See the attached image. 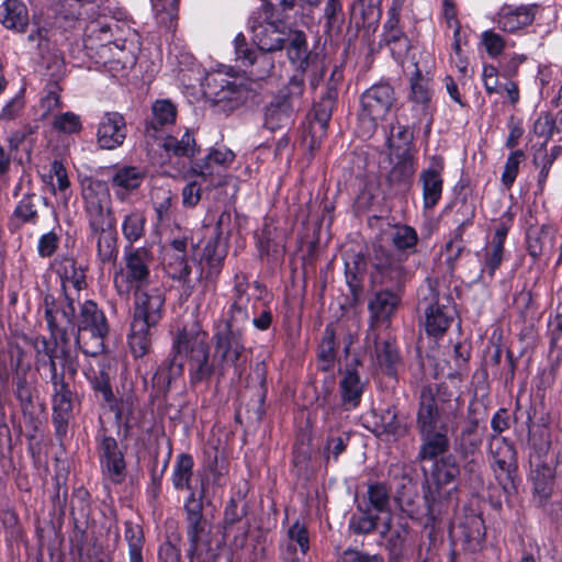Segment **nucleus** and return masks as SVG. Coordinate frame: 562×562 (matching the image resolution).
<instances>
[{"mask_svg": "<svg viewBox=\"0 0 562 562\" xmlns=\"http://www.w3.org/2000/svg\"><path fill=\"white\" fill-rule=\"evenodd\" d=\"M215 352L217 361V375L224 376L228 369L239 379L246 361L243 333L229 328V325H217L214 334Z\"/></svg>", "mask_w": 562, "mask_h": 562, "instance_id": "9d476101", "label": "nucleus"}, {"mask_svg": "<svg viewBox=\"0 0 562 562\" xmlns=\"http://www.w3.org/2000/svg\"><path fill=\"white\" fill-rule=\"evenodd\" d=\"M53 338L54 347H46V353L49 358L50 374L57 372V364L59 363L67 373L75 375L79 368L78 349H80L77 337L71 341L68 334L63 333L60 335H53Z\"/></svg>", "mask_w": 562, "mask_h": 562, "instance_id": "a211bd4d", "label": "nucleus"}, {"mask_svg": "<svg viewBox=\"0 0 562 562\" xmlns=\"http://www.w3.org/2000/svg\"><path fill=\"white\" fill-rule=\"evenodd\" d=\"M162 146L167 151L181 157H192L196 150L195 140L189 131L182 135L180 140L175 137H167Z\"/></svg>", "mask_w": 562, "mask_h": 562, "instance_id": "49530a36", "label": "nucleus"}, {"mask_svg": "<svg viewBox=\"0 0 562 562\" xmlns=\"http://www.w3.org/2000/svg\"><path fill=\"white\" fill-rule=\"evenodd\" d=\"M380 535L385 540L386 548L396 554L404 549L409 531L406 524L389 517L380 527Z\"/></svg>", "mask_w": 562, "mask_h": 562, "instance_id": "72a5a7b5", "label": "nucleus"}, {"mask_svg": "<svg viewBox=\"0 0 562 562\" xmlns=\"http://www.w3.org/2000/svg\"><path fill=\"white\" fill-rule=\"evenodd\" d=\"M538 9V4H505L497 12L495 22L503 32L514 34L533 23Z\"/></svg>", "mask_w": 562, "mask_h": 562, "instance_id": "aec40b11", "label": "nucleus"}, {"mask_svg": "<svg viewBox=\"0 0 562 562\" xmlns=\"http://www.w3.org/2000/svg\"><path fill=\"white\" fill-rule=\"evenodd\" d=\"M349 527L356 533H369L378 527L376 517L367 508L361 514L352 516Z\"/></svg>", "mask_w": 562, "mask_h": 562, "instance_id": "e2e57ef3", "label": "nucleus"}, {"mask_svg": "<svg viewBox=\"0 0 562 562\" xmlns=\"http://www.w3.org/2000/svg\"><path fill=\"white\" fill-rule=\"evenodd\" d=\"M248 283L245 281H237L234 288V301L229 307V316L227 319L221 322L218 325H229L232 329H239L244 331L245 326L250 318V308L254 304L247 294Z\"/></svg>", "mask_w": 562, "mask_h": 562, "instance_id": "a878e982", "label": "nucleus"}, {"mask_svg": "<svg viewBox=\"0 0 562 562\" xmlns=\"http://www.w3.org/2000/svg\"><path fill=\"white\" fill-rule=\"evenodd\" d=\"M193 465V458L190 454L182 453L178 456L172 471V483L177 490H187L190 494L192 491L200 492L191 485Z\"/></svg>", "mask_w": 562, "mask_h": 562, "instance_id": "4c0bfd02", "label": "nucleus"}, {"mask_svg": "<svg viewBox=\"0 0 562 562\" xmlns=\"http://www.w3.org/2000/svg\"><path fill=\"white\" fill-rule=\"evenodd\" d=\"M372 337L374 344V357L376 363L387 373L392 374L395 372L396 364L398 363L400 357L396 346L389 341H380L375 334H368V339Z\"/></svg>", "mask_w": 562, "mask_h": 562, "instance_id": "c9c22d12", "label": "nucleus"}, {"mask_svg": "<svg viewBox=\"0 0 562 562\" xmlns=\"http://www.w3.org/2000/svg\"><path fill=\"white\" fill-rule=\"evenodd\" d=\"M126 137V123L117 113H106L99 123L97 140L103 149H114L121 146Z\"/></svg>", "mask_w": 562, "mask_h": 562, "instance_id": "393cba45", "label": "nucleus"}, {"mask_svg": "<svg viewBox=\"0 0 562 562\" xmlns=\"http://www.w3.org/2000/svg\"><path fill=\"white\" fill-rule=\"evenodd\" d=\"M176 115V106L170 100H157L151 106V119L147 123V131L149 128L156 131L159 127L175 123Z\"/></svg>", "mask_w": 562, "mask_h": 562, "instance_id": "79ce46f5", "label": "nucleus"}, {"mask_svg": "<svg viewBox=\"0 0 562 562\" xmlns=\"http://www.w3.org/2000/svg\"><path fill=\"white\" fill-rule=\"evenodd\" d=\"M550 352L555 355L557 363L562 361V302L557 305L555 315L549 321Z\"/></svg>", "mask_w": 562, "mask_h": 562, "instance_id": "c03bdc74", "label": "nucleus"}, {"mask_svg": "<svg viewBox=\"0 0 562 562\" xmlns=\"http://www.w3.org/2000/svg\"><path fill=\"white\" fill-rule=\"evenodd\" d=\"M304 79L293 75L288 86L282 89L265 113V125L274 131L290 123L294 111L293 101L303 94Z\"/></svg>", "mask_w": 562, "mask_h": 562, "instance_id": "ddd939ff", "label": "nucleus"}, {"mask_svg": "<svg viewBox=\"0 0 562 562\" xmlns=\"http://www.w3.org/2000/svg\"><path fill=\"white\" fill-rule=\"evenodd\" d=\"M252 81L243 74L216 70L205 77L204 93L215 103H227L233 110L252 94Z\"/></svg>", "mask_w": 562, "mask_h": 562, "instance_id": "6e6552de", "label": "nucleus"}, {"mask_svg": "<svg viewBox=\"0 0 562 562\" xmlns=\"http://www.w3.org/2000/svg\"><path fill=\"white\" fill-rule=\"evenodd\" d=\"M236 60L244 66H251L257 60V54L251 49L243 33H238L234 40Z\"/></svg>", "mask_w": 562, "mask_h": 562, "instance_id": "338daca9", "label": "nucleus"}, {"mask_svg": "<svg viewBox=\"0 0 562 562\" xmlns=\"http://www.w3.org/2000/svg\"><path fill=\"white\" fill-rule=\"evenodd\" d=\"M359 121L364 135H371L380 121H384L395 103L394 89L389 83H376L361 95Z\"/></svg>", "mask_w": 562, "mask_h": 562, "instance_id": "f8f14e48", "label": "nucleus"}, {"mask_svg": "<svg viewBox=\"0 0 562 562\" xmlns=\"http://www.w3.org/2000/svg\"><path fill=\"white\" fill-rule=\"evenodd\" d=\"M422 446L418 452L420 460H435L448 449V437L445 427L438 430L419 431Z\"/></svg>", "mask_w": 562, "mask_h": 562, "instance_id": "7c9ffc66", "label": "nucleus"}, {"mask_svg": "<svg viewBox=\"0 0 562 562\" xmlns=\"http://www.w3.org/2000/svg\"><path fill=\"white\" fill-rule=\"evenodd\" d=\"M340 392L342 402L350 408H355L360 403L363 393V383L358 372L353 369H347L340 380Z\"/></svg>", "mask_w": 562, "mask_h": 562, "instance_id": "e433bc0d", "label": "nucleus"}, {"mask_svg": "<svg viewBox=\"0 0 562 562\" xmlns=\"http://www.w3.org/2000/svg\"><path fill=\"white\" fill-rule=\"evenodd\" d=\"M490 453L494 465L505 473H510L516 464V451L504 437L492 436L490 440Z\"/></svg>", "mask_w": 562, "mask_h": 562, "instance_id": "473e14b6", "label": "nucleus"}, {"mask_svg": "<svg viewBox=\"0 0 562 562\" xmlns=\"http://www.w3.org/2000/svg\"><path fill=\"white\" fill-rule=\"evenodd\" d=\"M226 246L221 243L220 234L212 236L204 246L201 260L207 265V274L217 276L226 257Z\"/></svg>", "mask_w": 562, "mask_h": 562, "instance_id": "58836bf2", "label": "nucleus"}, {"mask_svg": "<svg viewBox=\"0 0 562 562\" xmlns=\"http://www.w3.org/2000/svg\"><path fill=\"white\" fill-rule=\"evenodd\" d=\"M383 282L391 284L397 290L403 286L407 278V271L401 262H389L381 270Z\"/></svg>", "mask_w": 562, "mask_h": 562, "instance_id": "603ef678", "label": "nucleus"}, {"mask_svg": "<svg viewBox=\"0 0 562 562\" xmlns=\"http://www.w3.org/2000/svg\"><path fill=\"white\" fill-rule=\"evenodd\" d=\"M368 507L370 510L384 513L390 507V493L386 486L382 483H374L369 485L367 491Z\"/></svg>", "mask_w": 562, "mask_h": 562, "instance_id": "09e8293b", "label": "nucleus"}, {"mask_svg": "<svg viewBox=\"0 0 562 562\" xmlns=\"http://www.w3.org/2000/svg\"><path fill=\"white\" fill-rule=\"evenodd\" d=\"M154 261L148 247L125 246L122 266L114 272L113 282L121 296L150 285V266Z\"/></svg>", "mask_w": 562, "mask_h": 562, "instance_id": "0eeeda50", "label": "nucleus"}, {"mask_svg": "<svg viewBox=\"0 0 562 562\" xmlns=\"http://www.w3.org/2000/svg\"><path fill=\"white\" fill-rule=\"evenodd\" d=\"M50 383L53 386V419L57 427L60 428L68 423L71 416L74 394L65 382L64 373L54 372V374H50Z\"/></svg>", "mask_w": 562, "mask_h": 562, "instance_id": "412c9836", "label": "nucleus"}, {"mask_svg": "<svg viewBox=\"0 0 562 562\" xmlns=\"http://www.w3.org/2000/svg\"><path fill=\"white\" fill-rule=\"evenodd\" d=\"M286 44L289 60L295 67L297 71L296 75L304 79L303 74L312 65V59L307 50V43L304 33L293 31Z\"/></svg>", "mask_w": 562, "mask_h": 562, "instance_id": "c756f323", "label": "nucleus"}, {"mask_svg": "<svg viewBox=\"0 0 562 562\" xmlns=\"http://www.w3.org/2000/svg\"><path fill=\"white\" fill-rule=\"evenodd\" d=\"M165 266L169 276L176 280H186L191 273V268L184 254H170V251H167L165 255Z\"/></svg>", "mask_w": 562, "mask_h": 562, "instance_id": "de8ad7c7", "label": "nucleus"}, {"mask_svg": "<svg viewBox=\"0 0 562 562\" xmlns=\"http://www.w3.org/2000/svg\"><path fill=\"white\" fill-rule=\"evenodd\" d=\"M400 304V294L390 290L378 292L369 302V311L374 323L387 322Z\"/></svg>", "mask_w": 562, "mask_h": 562, "instance_id": "2f4dec72", "label": "nucleus"}, {"mask_svg": "<svg viewBox=\"0 0 562 562\" xmlns=\"http://www.w3.org/2000/svg\"><path fill=\"white\" fill-rule=\"evenodd\" d=\"M81 196L98 258L103 263L112 262L119 248L109 188L101 180L87 178L82 181Z\"/></svg>", "mask_w": 562, "mask_h": 562, "instance_id": "f03ea898", "label": "nucleus"}, {"mask_svg": "<svg viewBox=\"0 0 562 562\" xmlns=\"http://www.w3.org/2000/svg\"><path fill=\"white\" fill-rule=\"evenodd\" d=\"M54 269L60 280V288L65 299L80 297L86 289V267L72 257H59L54 262Z\"/></svg>", "mask_w": 562, "mask_h": 562, "instance_id": "f3484780", "label": "nucleus"}, {"mask_svg": "<svg viewBox=\"0 0 562 562\" xmlns=\"http://www.w3.org/2000/svg\"><path fill=\"white\" fill-rule=\"evenodd\" d=\"M0 22L11 31L24 33L30 23L29 10L21 0H5L0 5Z\"/></svg>", "mask_w": 562, "mask_h": 562, "instance_id": "cd10ccee", "label": "nucleus"}, {"mask_svg": "<svg viewBox=\"0 0 562 562\" xmlns=\"http://www.w3.org/2000/svg\"><path fill=\"white\" fill-rule=\"evenodd\" d=\"M387 140L390 147L396 150L395 153H401L404 150L409 151V145L413 142V133L409 131L407 126H393L391 130V135Z\"/></svg>", "mask_w": 562, "mask_h": 562, "instance_id": "5fc2aeb1", "label": "nucleus"}, {"mask_svg": "<svg viewBox=\"0 0 562 562\" xmlns=\"http://www.w3.org/2000/svg\"><path fill=\"white\" fill-rule=\"evenodd\" d=\"M45 319L53 335L67 333V327H75V317L77 312L78 297L65 299L56 301L54 296L46 295L45 300Z\"/></svg>", "mask_w": 562, "mask_h": 562, "instance_id": "dca6fc26", "label": "nucleus"}, {"mask_svg": "<svg viewBox=\"0 0 562 562\" xmlns=\"http://www.w3.org/2000/svg\"><path fill=\"white\" fill-rule=\"evenodd\" d=\"M393 245L400 250L412 249L418 237L416 231L407 225L396 226L392 236Z\"/></svg>", "mask_w": 562, "mask_h": 562, "instance_id": "6e6d98bb", "label": "nucleus"}, {"mask_svg": "<svg viewBox=\"0 0 562 562\" xmlns=\"http://www.w3.org/2000/svg\"><path fill=\"white\" fill-rule=\"evenodd\" d=\"M205 497V483L201 481L200 492L192 491L186 504L187 536L190 542L188 555L193 557L205 536L206 522L203 518V499Z\"/></svg>", "mask_w": 562, "mask_h": 562, "instance_id": "4468645a", "label": "nucleus"}, {"mask_svg": "<svg viewBox=\"0 0 562 562\" xmlns=\"http://www.w3.org/2000/svg\"><path fill=\"white\" fill-rule=\"evenodd\" d=\"M459 475V467L453 457L447 456L435 460L425 492L427 506L426 516L435 521L457 492L456 480Z\"/></svg>", "mask_w": 562, "mask_h": 562, "instance_id": "423d86ee", "label": "nucleus"}, {"mask_svg": "<svg viewBox=\"0 0 562 562\" xmlns=\"http://www.w3.org/2000/svg\"><path fill=\"white\" fill-rule=\"evenodd\" d=\"M24 108V89H21L0 110V121L7 123L16 120L22 114Z\"/></svg>", "mask_w": 562, "mask_h": 562, "instance_id": "864d4df0", "label": "nucleus"}, {"mask_svg": "<svg viewBox=\"0 0 562 562\" xmlns=\"http://www.w3.org/2000/svg\"><path fill=\"white\" fill-rule=\"evenodd\" d=\"M533 491L540 501H547L553 491V475L550 468L537 469L532 476Z\"/></svg>", "mask_w": 562, "mask_h": 562, "instance_id": "8fccbe9b", "label": "nucleus"}, {"mask_svg": "<svg viewBox=\"0 0 562 562\" xmlns=\"http://www.w3.org/2000/svg\"><path fill=\"white\" fill-rule=\"evenodd\" d=\"M419 305L424 308V325L429 335H442L454 319L456 310L450 297L440 295L431 282L419 289Z\"/></svg>", "mask_w": 562, "mask_h": 562, "instance_id": "9b49d317", "label": "nucleus"}, {"mask_svg": "<svg viewBox=\"0 0 562 562\" xmlns=\"http://www.w3.org/2000/svg\"><path fill=\"white\" fill-rule=\"evenodd\" d=\"M294 0H265L263 7L252 18V41L263 53L282 50L293 30L288 26L281 12L292 9Z\"/></svg>", "mask_w": 562, "mask_h": 562, "instance_id": "39448f33", "label": "nucleus"}, {"mask_svg": "<svg viewBox=\"0 0 562 562\" xmlns=\"http://www.w3.org/2000/svg\"><path fill=\"white\" fill-rule=\"evenodd\" d=\"M453 412L452 403L445 405L441 398L436 397L430 386H424L419 395V407L417 411L416 425L418 431L438 430L443 427L442 416L447 411Z\"/></svg>", "mask_w": 562, "mask_h": 562, "instance_id": "2eb2a0df", "label": "nucleus"}, {"mask_svg": "<svg viewBox=\"0 0 562 562\" xmlns=\"http://www.w3.org/2000/svg\"><path fill=\"white\" fill-rule=\"evenodd\" d=\"M481 445V437L477 434V422L470 420L460 434V446L465 452H474Z\"/></svg>", "mask_w": 562, "mask_h": 562, "instance_id": "4d7b16f0", "label": "nucleus"}, {"mask_svg": "<svg viewBox=\"0 0 562 562\" xmlns=\"http://www.w3.org/2000/svg\"><path fill=\"white\" fill-rule=\"evenodd\" d=\"M413 111L418 123L426 121L429 127L432 122L431 115V90L430 83L424 79L420 70L416 67L414 76L411 78V95Z\"/></svg>", "mask_w": 562, "mask_h": 562, "instance_id": "b1692460", "label": "nucleus"}, {"mask_svg": "<svg viewBox=\"0 0 562 562\" xmlns=\"http://www.w3.org/2000/svg\"><path fill=\"white\" fill-rule=\"evenodd\" d=\"M83 373L90 381L92 387L100 392L106 402H110L113 398V393L106 374L100 372L98 375L97 372L91 368H85Z\"/></svg>", "mask_w": 562, "mask_h": 562, "instance_id": "0e129e2a", "label": "nucleus"}, {"mask_svg": "<svg viewBox=\"0 0 562 562\" xmlns=\"http://www.w3.org/2000/svg\"><path fill=\"white\" fill-rule=\"evenodd\" d=\"M481 43L485 47L487 55L492 58L499 56L506 47L504 37L493 30L484 31L481 34Z\"/></svg>", "mask_w": 562, "mask_h": 562, "instance_id": "680f3d73", "label": "nucleus"}, {"mask_svg": "<svg viewBox=\"0 0 562 562\" xmlns=\"http://www.w3.org/2000/svg\"><path fill=\"white\" fill-rule=\"evenodd\" d=\"M133 293L134 311L128 346L135 358H142L149 352L153 330L162 318L165 291L160 286L149 285Z\"/></svg>", "mask_w": 562, "mask_h": 562, "instance_id": "20e7f679", "label": "nucleus"}, {"mask_svg": "<svg viewBox=\"0 0 562 562\" xmlns=\"http://www.w3.org/2000/svg\"><path fill=\"white\" fill-rule=\"evenodd\" d=\"M450 533L462 542L464 550L477 551L485 537L483 519L476 515L465 516L462 520L452 524Z\"/></svg>", "mask_w": 562, "mask_h": 562, "instance_id": "5701e85b", "label": "nucleus"}, {"mask_svg": "<svg viewBox=\"0 0 562 562\" xmlns=\"http://www.w3.org/2000/svg\"><path fill=\"white\" fill-rule=\"evenodd\" d=\"M525 159V154L522 150H514L507 157V160L504 166V171L502 173V183L509 189L518 175L519 166L521 161Z\"/></svg>", "mask_w": 562, "mask_h": 562, "instance_id": "3c124183", "label": "nucleus"}, {"mask_svg": "<svg viewBox=\"0 0 562 562\" xmlns=\"http://www.w3.org/2000/svg\"><path fill=\"white\" fill-rule=\"evenodd\" d=\"M41 201H45L44 198L38 196L35 193H26L16 203L11 217L9 226L11 229H20L23 225L30 224L35 225L38 222V204Z\"/></svg>", "mask_w": 562, "mask_h": 562, "instance_id": "bb28decb", "label": "nucleus"}, {"mask_svg": "<svg viewBox=\"0 0 562 562\" xmlns=\"http://www.w3.org/2000/svg\"><path fill=\"white\" fill-rule=\"evenodd\" d=\"M83 43L94 63L113 77L125 75L136 64L139 36L130 27L122 29L117 22L112 25L90 22Z\"/></svg>", "mask_w": 562, "mask_h": 562, "instance_id": "f257e3e1", "label": "nucleus"}, {"mask_svg": "<svg viewBox=\"0 0 562 562\" xmlns=\"http://www.w3.org/2000/svg\"><path fill=\"white\" fill-rule=\"evenodd\" d=\"M504 259V245L499 243H492L485 247L484 257L482 261V276L487 273L488 278L492 279L494 277L495 271L501 266Z\"/></svg>", "mask_w": 562, "mask_h": 562, "instance_id": "a18cd8bd", "label": "nucleus"}, {"mask_svg": "<svg viewBox=\"0 0 562 562\" xmlns=\"http://www.w3.org/2000/svg\"><path fill=\"white\" fill-rule=\"evenodd\" d=\"M53 126L58 132L65 134L78 133L82 125L80 116L74 112H65L54 117Z\"/></svg>", "mask_w": 562, "mask_h": 562, "instance_id": "bf43d9fd", "label": "nucleus"}, {"mask_svg": "<svg viewBox=\"0 0 562 562\" xmlns=\"http://www.w3.org/2000/svg\"><path fill=\"white\" fill-rule=\"evenodd\" d=\"M79 313H76L75 327H77V342L80 350L87 356L95 357L104 348V337L108 334V323L103 312L91 301L77 303Z\"/></svg>", "mask_w": 562, "mask_h": 562, "instance_id": "1a4fd4ad", "label": "nucleus"}, {"mask_svg": "<svg viewBox=\"0 0 562 562\" xmlns=\"http://www.w3.org/2000/svg\"><path fill=\"white\" fill-rule=\"evenodd\" d=\"M60 241V236L55 229L43 234L38 238L37 254L41 258H48L55 254Z\"/></svg>", "mask_w": 562, "mask_h": 562, "instance_id": "774afa93", "label": "nucleus"}, {"mask_svg": "<svg viewBox=\"0 0 562 562\" xmlns=\"http://www.w3.org/2000/svg\"><path fill=\"white\" fill-rule=\"evenodd\" d=\"M443 159L438 156H432L429 160V165L419 173L425 209H434L441 199L443 190Z\"/></svg>", "mask_w": 562, "mask_h": 562, "instance_id": "6ab92c4d", "label": "nucleus"}, {"mask_svg": "<svg viewBox=\"0 0 562 562\" xmlns=\"http://www.w3.org/2000/svg\"><path fill=\"white\" fill-rule=\"evenodd\" d=\"M101 464L103 467V471L112 480V482L119 483L122 481L125 469L122 452L101 460Z\"/></svg>", "mask_w": 562, "mask_h": 562, "instance_id": "052dcab7", "label": "nucleus"}, {"mask_svg": "<svg viewBox=\"0 0 562 562\" xmlns=\"http://www.w3.org/2000/svg\"><path fill=\"white\" fill-rule=\"evenodd\" d=\"M145 178V171L135 166H123L116 169L111 179L116 196L124 200L126 195L136 190Z\"/></svg>", "mask_w": 562, "mask_h": 562, "instance_id": "c85d7f7f", "label": "nucleus"}, {"mask_svg": "<svg viewBox=\"0 0 562 562\" xmlns=\"http://www.w3.org/2000/svg\"><path fill=\"white\" fill-rule=\"evenodd\" d=\"M146 216L140 211H132L124 215L122 221V234L127 246H133L145 235Z\"/></svg>", "mask_w": 562, "mask_h": 562, "instance_id": "a19ab883", "label": "nucleus"}, {"mask_svg": "<svg viewBox=\"0 0 562 562\" xmlns=\"http://www.w3.org/2000/svg\"><path fill=\"white\" fill-rule=\"evenodd\" d=\"M172 349L175 351V356L168 370L160 368L155 374L157 383L166 381L169 385L172 379L182 374V353L188 357L189 376L192 384L207 381L213 372L217 374V366L214 367L209 360V346L206 342V335L204 333L194 334L186 330L180 333Z\"/></svg>", "mask_w": 562, "mask_h": 562, "instance_id": "7ed1b4c3", "label": "nucleus"}, {"mask_svg": "<svg viewBox=\"0 0 562 562\" xmlns=\"http://www.w3.org/2000/svg\"><path fill=\"white\" fill-rule=\"evenodd\" d=\"M308 550V530L303 522L296 520L289 527L280 543V557L283 562H302Z\"/></svg>", "mask_w": 562, "mask_h": 562, "instance_id": "4be33fe9", "label": "nucleus"}, {"mask_svg": "<svg viewBox=\"0 0 562 562\" xmlns=\"http://www.w3.org/2000/svg\"><path fill=\"white\" fill-rule=\"evenodd\" d=\"M124 539L128 547L127 562H145L144 559V532L143 528L132 521L124 524Z\"/></svg>", "mask_w": 562, "mask_h": 562, "instance_id": "ea45409f", "label": "nucleus"}, {"mask_svg": "<svg viewBox=\"0 0 562 562\" xmlns=\"http://www.w3.org/2000/svg\"><path fill=\"white\" fill-rule=\"evenodd\" d=\"M555 155L554 154H548L546 150H539L535 155V164H540V172L538 176L537 187L538 192L542 193L546 187V182L550 172V169L554 162Z\"/></svg>", "mask_w": 562, "mask_h": 562, "instance_id": "69168bd1", "label": "nucleus"}, {"mask_svg": "<svg viewBox=\"0 0 562 562\" xmlns=\"http://www.w3.org/2000/svg\"><path fill=\"white\" fill-rule=\"evenodd\" d=\"M158 25L172 30L178 19V0H150Z\"/></svg>", "mask_w": 562, "mask_h": 562, "instance_id": "37998d69", "label": "nucleus"}, {"mask_svg": "<svg viewBox=\"0 0 562 562\" xmlns=\"http://www.w3.org/2000/svg\"><path fill=\"white\" fill-rule=\"evenodd\" d=\"M392 168L389 172L387 180L394 186H406L414 172V158L409 151L392 153Z\"/></svg>", "mask_w": 562, "mask_h": 562, "instance_id": "f704fd0d", "label": "nucleus"}, {"mask_svg": "<svg viewBox=\"0 0 562 562\" xmlns=\"http://www.w3.org/2000/svg\"><path fill=\"white\" fill-rule=\"evenodd\" d=\"M14 394L23 411L29 409L33 404V386L25 375L18 373L14 382Z\"/></svg>", "mask_w": 562, "mask_h": 562, "instance_id": "13d9d810", "label": "nucleus"}]
</instances>
